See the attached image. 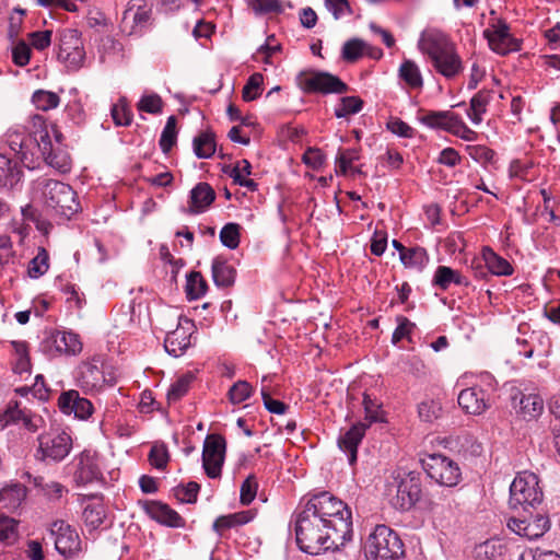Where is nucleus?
Here are the masks:
<instances>
[{
    "label": "nucleus",
    "instance_id": "8fccbe9b",
    "mask_svg": "<svg viewBox=\"0 0 560 560\" xmlns=\"http://www.w3.org/2000/svg\"><path fill=\"white\" fill-rule=\"evenodd\" d=\"M362 404L365 411V419L369 421V425L373 422L385 421L381 404H378L376 399L372 398L371 395L364 394Z\"/></svg>",
    "mask_w": 560,
    "mask_h": 560
},
{
    "label": "nucleus",
    "instance_id": "cd10ccee",
    "mask_svg": "<svg viewBox=\"0 0 560 560\" xmlns=\"http://www.w3.org/2000/svg\"><path fill=\"white\" fill-rule=\"evenodd\" d=\"M544 410V400L538 394H522L520 398L518 413L525 420H533L538 418Z\"/></svg>",
    "mask_w": 560,
    "mask_h": 560
},
{
    "label": "nucleus",
    "instance_id": "dca6fc26",
    "mask_svg": "<svg viewBox=\"0 0 560 560\" xmlns=\"http://www.w3.org/2000/svg\"><path fill=\"white\" fill-rule=\"evenodd\" d=\"M58 407L65 415H74L75 418L85 420L93 412L92 402L79 395V392L70 389L63 392L58 399Z\"/></svg>",
    "mask_w": 560,
    "mask_h": 560
},
{
    "label": "nucleus",
    "instance_id": "20e7f679",
    "mask_svg": "<svg viewBox=\"0 0 560 560\" xmlns=\"http://www.w3.org/2000/svg\"><path fill=\"white\" fill-rule=\"evenodd\" d=\"M393 482L387 485L388 493L395 494L390 498V504L398 511H410L421 499L422 489L420 472L409 470L399 465L392 471Z\"/></svg>",
    "mask_w": 560,
    "mask_h": 560
},
{
    "label": "nucleus",
    "instance_id": "a878e982",
    "mask_svg": "<svg viewBox=\"0 0 560 560\" xmlns=\"http://www.w3.org/2000/svg\"><path fill=\"white\" fill-rule=\"evenodd\" d=\"M253 518V513L250 511H242L237 513H232L228 515L219 516L212 525V529L219 535L223 536L224 532L234 528L237 526H242L250 522Z\"/></svg>",
    "mask_w": 560,
    "mask_h": 560
},
{
    "label": "nucleus",
    "instance_id": "338daca9",
    "mask_svg": "<svg viewBox=\"0 0 560 560\" xmlns=\"http://www.w3.org/2000/svg\"><path fill=\"white\" fill-rule=\"evenodd\" d=\"M51 31H36L28 34L32 47L37 50H44L51 43Z\"/></svg>",
    "mask_w": 560,
    "mask_h": 560
},
{
    "label": "nucleus",
    "instance_id": "39448f33",
    "mask_svg": "<svg viewBox=\"0 0 560 560\" xmlns=\"http://www.w3.org/2000/svg\"><path fill=\"white\" fill-rule=\"evenodd\" d=\"M366 560H399L404 544L398 534L387 525H377L369 534L364 546Z\"/></svg>",
    "mask_w": 560,
    "mask_h": 560
},
{
    "label": "nucleus",
    "instance_id": "4468645a",
    "mask_svg": "<svg viewBox=\"0 0 560 560\" xmlns=\"http://www.w3.org/2000/svg\"><path fill=\"white\" fill-rule=\"evenodd\" d=\"M23 149H21L18 153L21 162L28 161L30 156L49 154V150H51V139L49 130L46 126L42 127L39 130L33 132V135H25V139H23L22 143Z\"/></svg>",
    "mask_w": 560,
    "mask_h": 560
},
{
    "label": "nucleus",
    "instance_id": "ddd939ff",
    "mask_svg": "<svg viewBox=\"0 0 560 560\" xmlns=\"http://www.w3.org/2000/svg\"><path fill=\"white\" fill-rule=\"evenodd\" d=\"M51 355H77L82 351V342L78 334L66 330H56L44 342Z\"/></svg>",
    "mask_w": 560,
    "mask_h": 560
},
{
    "label": "nucleus",
    "instance_id": "e433bc0d",
    "mask_svg": "<svg viewBox=\"0 0 560 560\" xmlns=\"http://www.w3.org/2000/svg\"><path fill=\"white\" fill-rule=\"evenodd\" d=\"M504 552L505 546L499 539H490L476 547V557L480 560H497Z\"/></svg>",
    "mask_w": 560,
    "mask_h": 560
},
{
    "label": "nucleus",
    "instance_id": "e2e57ef3",
    "mask_svg": "<svg viewBox=\"0 0 560 560\" xmlns=\"http://www.w3.org/2000/svg\"><path fill=\"white\" fill-rule=\"evenodd\" d=\"M163 102L158 94L143 95L137 107L140 112L159 114L162 112Z\"/></svg>",
    "mask_w": 560,
    "mask_h": 560
},
{
    "label": "nucleus",
    "instance_id": "6e6552de",
    "mask_svg": "<svg viewBox=\"0 0 560 560\" xmlns=\"http://www.w3.org/2000/svg\"><path fill=\"white\" fill-rule=\"evenodd\" d=\"M420 463L428 477L441 486L454 487L460 480V468L451 457H424Z\"/></svg>",
    "mask_w": 560,
    "mask_h": 560
},
{
    "label": "nucleus",
    "instance_id": "37998d69",
    "mask_svg": "<svg viewBox=\"0 0 560 560\" xmlns=\"http://www.w3.org/2000/svg\"><path fill=\"white\" fill-rule=\"evenodd\" d=\"M194 378L195 377L191 373H186L175 381L167 390L166 396L168 402H175L185 396Z\"/></svg>",
    "mask_w": 560,
    "mask_h": 560
},
{
    "label": "nucleus",
    "instance_id": "7c9ffc66",
    "mask_svg": "<svg viewBox=\"0 0 560 560\" xmlns=\"http://www.w3.org/2000/svg\"><path fill=\"white\" fill-rule=\"evenodd\" d=\"M106 518V509L102 502L88 503L82 513V520L88 529L95 530Z\"/></svg>",
    "mask_w": 560,
    "mask_h": 560
},
{
    "label": "nucleus",
    "instance_id": "69168bd1",
    "mask_svg": "<svg viewBox=\"0 0 560 560\" xmlns=\"http://www.w3.org/2000/svg\"><path fill=\"white\" fill-rule=\"evenodd\" d=\"M252 8L257 14L280 13L282 11L279 0H253Z\"/></svg>",
    "mask_w": 560,
    "mask_h": 560
},
{
    "label": "nucleus",
    "instance_id": "6ab92c4d",
    "mask_svg": "<svg viewBox=\"0 0 560 560\" xmlns=\"http://www.w3.org/2000/svg\"><path fill=\"white\" fill-rule=\"evenodd\" d=\"M215 200V191L205 182L198 183L189 196V207L184 211L188 214H199L205 212Z\"/></svg>",
    "mask_w": 560,
    "mask_h": 560
},
{
    "label": "nucleus",
    "instance_id": "79ce46f5",
    "mask_svg": "<svg viewBox=\"0 0 560 560\" xmlns=\"http://www.w3.org/2000/svg\"><path fill=\"white\" fill-rule=\"evenodd\" d=\"M264 75L260 72L253 73L242 91V97L245 102H252L258 98L262 92Z\"/></svg>",
    "mask_w": 560,
    "mask_h": 560
},
{
    "label": "nucleus",
    "instance_id": "9d476101",
    "mask_svg": "<svg viewBox=\"0 0 560 560\" xmlns=\"http://www.w3.org/2000/svg\"><path fill=\"white\" fill-rule=\"evenodd\" d=\"M55 536L56 550L68 558H78L83 552L82 541L74 528L63 521H55L50 526Z\"/></svg>",
    "mask_w": 560,
    "mask_h": 560
},
{
    "label": "nucleus",
    "instance_id": "5fc2aeb1",
    "mask_svg": "<svg viewBox=\"0 0 560 560\" xmlns=\"http://www.w3.org/2000/svg\"><path fill=\"white\" fill-rule=\"evenodd\" d=\"M442 406L435 400H424L418 406V413L421 420L432 422L440 418Z\"/></svg>",
    "mask_w": 560,
    "mask_h": 560
},
{
    "label": "nucleus",
    "instance_id": "4be33fe9",
    "mask_svg": "<svg viewBox=\"0 0 560 560\" xmlns=\"http://www.w3.org/2000/svg\"><path fill=\"white\" fill-rule=\"evenodd\" d=\"M23 171L19 163L0 154V189L13 188L22 178Z\"/></svg>",
    "mask_w": 560,
    "mask_h": 560
},
{
    "label": "nucleus",
    "instance_id": "f8f14e48",
    "mask_svg": "<svg viewBox=\"0 0 560 560\" xmlns=\"http://www.w3.org/2000/svg\"><path fill=\"white\" fill-rule=\"evenodd\" d=\"M508 527L518 536L533 540L540 538L549 529V520L542 514L511 517Z\"/></svg>",
    "mask_w": 560,
    "mask_h": 560
},
{
    "label": "nucleus",
    "instance_id": "aec40b11",
    "mask_svg": "<svg viewBox=\"0 0 560 560\" xmlns=\"http://www.w3.org/2000/svg\"><path fill=\"white\" fill-rule=\"evenodd\" d=\"M486 392L480 387L463 389L457 398L459 407L469 415H481L487 408Z\"/></svg>",
    "mask_w": 560,
    "mask_h": 560
},
{
    "label": "nucleus",
    "instance_id": "5701e85b",
    "mask_svg": "<svg viewBox=\"0 0 560 560\" xmlns=\"http://www.w3.org/2000/svg\"><path fill=\"white\" fill-rule=\"evenodd\" d=\"M458 115L451 112V110H444V112H428L424 115H422L419 120L433 129H442L447 132H452L454 128L455 120L457 119Z\"/></svg>",
    "mask_w": 560,
    "mask_h": 560
},
{
    "label": "nucleus",
    "instance_id": "9b49d317",
    "mask_svg": "<svg viewBox=\"0 0 560 560\" xmlns=\"http://www.w3.org/2000/svg\"><path fill=\"white\" fill-rule=\"evenodd\" d=\"M151 8L140 0H131L124 12L121 27L129 35L141 34L151 25Z\"/></svg>",
    "mask_w": 560,
    "mask_h": 560
},
{
    "label": "nucleus",
    "instance_id": "58836bf2",
    "mask_svg": "<svg viewBox=\"0 0 560 560\" xmlns=\"http://www.w3.org/2000/svg\"><path fill=\"white\" fill-rule=\"evenodd\" d=\"M363 108V101L358 96H343L339 100L335 108L337 118H347L350 115L358 114Z\"/></svg>",
    "mask_w": 560,
    "mask_h": 560
},
{
    "label": "nucleus",
    "instance_id": "052dcab7",
    "mask_svg": "<svg viewBox=\"0 0 560 560\" xmlns=\"http://www.w3.org/2000/svg\"><path fill=\"white\" fill-rule=\"evenodd\" d=\"M359 160V152L355 149L339 150L336 158L337 173L346 175L351 163Z\"/></svg>",
    "mask_w": 560,
    "mask_h": 560
},
{
    "label": "nucleus",
    "instance_id": "c9c22d12",
    "mask_svg": "<svg viewBox=\"0 0 560 560\" xmlns=\"http://www.w3.org/2000/svg\"><path fill=\"white\" fill-rule=\"evenodd\" d=\"M399 78L411 89H420L423 79L415 61L406 59L399 67Z\"/></svg>",
    "mask_w": 560,
    "mask_h": 560
},
{
    "label": "nucleus",
    "instance_id": "a211bd4d",
    "mask_svg": "<svg viewBox=\"0 0 560 560\" xmlns=\"http://www.w3.org/2000/svg\"><path fill=\"white\" fill-rule=\"evenodd\" d=\"M183 322L188 327L183 326L179 322V326L170 331L164 340L165 351L175 358L183 355L191 345V332L189 330L194 327L192 322L187 318H184Z\"/></svg>",
    "mask_w": 560,
    "mask_h": 560
},
{
    "label": "nucleus",
    "instance_id": "f3484780",
    "mask_svg": "<svg viewBox=\"0 0 560 560\" xmlns=\"http://www.w3.org/2000/svg\"><path fill=\"white\" fill-rule=\"evenodd\" d=\"M483 34L488 39L490 48L500 55H506L520 49L518 42L511 36L509 26L502 21L499 22L493 31L486 30Z\"/></svg>",
    "mask_w": 560,
    "mask_h": 560
},
{
    "label": "nucleus",
    "instance_id": "0e129e2a",
    "mask_svg": "<svg viewBox=\"0 0 560 560\" xmlns=\"http://www.w3.org/2000/svg\"><path fill=\"white\" fill-rule=\"evenodd\" d=\"M257 481L254 476H248L241 486V503L248 505L253 502L257 493Z\"/></svg>",
    "mask_w": 560,
    "mask_h": 560
},
{
    "label": "nucleus",
    "instance_id": "bb28decb",
    "mask_svg": "<svg viewBox=\"0 0 560 560\" xmlns=\"http://www.w3.org/2000/svg\"><path fill=\"white\" fill-rule=\"evenodd\" d=\"M102 479V471L96 457H80L79 467L75 471V480L78 483L86 485Z\"/></svg>",
    "mask_w": 560,
    "mask_h": 560
},
{
    "label": "nucleus",
    "instance_id": "bf43d9fd",
    "mask_svg": "<svg viewBox=\"0 0 560 560\" xmlns=\"http://www.w3.org/2000/svg\"><path fill=\"white\" fill-rule=\"evenodd\" d=\"M31 55V46L24 40H18L12 46V60L19 67L26 66L30 62Z\"/></svg>",
    "mask_w": 560,
    "mask_h": 560
},
{
    "label": "nucleus",
    "instance_id": "680f3d73",
    "mask_svg": "<svg viewBox=\"0 0 560 560\" xmlns=\"http://www.w3.org/2000/svg\"><path fill=\"white\" fill-rule=\"evenodd\" d=\"M485 452L483 445L476 441L474 436L467 434L459 438L457 453H463L464 455H481Z\"/></svg>",
    "mask_w": 560,
    "mask_h": 560
},
{
    "label": "nucleus",
    "instance_id": "0eeeda50",
    "mask_svg": "<svg viewBox=\"0 0 560 560\" xmlns=\"http://www.w3.org/2000/svg\"><path fill=\"white\" fill-rule=\"evenodd\" d=\"M296 81L306 93L343 94L349 90V86L338 77L325 71H302Z\"/></svg>",
    "mask_w": 560,
    "mask_h": 560
},
{
    "label": "nucleus",
    "instance_id": "f257e3e1",
    "mask_svg": "<svg viewBox=\"0 0 560 560\" xmlns=\"http://www.w3.org/2000/svg\"><path fill=\"white\" fill-rule=\"evenodd\" d=\"M291 523L298 547L308 555L339 549L352 538L350 509L327 491L301 502Z\"/></svg>",
    "mask_w": 560,
    "mask_h": 560
},
{
    "label": "nucleus",
    "instance_id": "f704fd0d",
    "mask_svg": "<svg viewBox=\"0 0 560 560\" xmlns=\"http://www.w3.org/2000/svg\"><path fill=\"white\" fill-rule=\"evenodd\" d=\"M483 258L491 275L511 276L513 273V267L511 264L506 259L497 255L492 249L487 248L483 252Z\"/></svg>",
    "mask_w": 560,
    "mask_h": 560
},
{
    "label": "nucleus",
    "instance_id": "774afa93",
    "mask_svg": "<svg viewBox=\"0 0 560 560\" xmlns=\"http://www.w3.org/2000/svg\"><path fill=\"white\" fill-rule=\"evenodd\" d=\"M518 560H560V555L552 550L537 548L523 552Z\"/></svg>",
    "mask_w": 560,
    "mask_h": 560
},
{
    "label": "nucleus",
    "instance_id": "3c124183",
    "mask_svg": "<svg viewBox=\"0 0 560 560\" xmlns=\"http://www.w3.org/2000/svg\"><path fill=\"white\" fill-rule=\"evenodd\" d=\"M200 486L195 481L186 485H178L173 489L175 498L182 503H195L198 498Z\"/></svg>",
    "mask_w": 560,
    "mask_h": 560
},
{
    "label": "nucleus",
    "instance_id": "1a4fd4ad",
    "mask_svg": "<svg viewBox=\"0 0 560 560\" xmlns=\"http://www.w3.org/2000/svg\"><path fill=\"white\" fill-rule=\"evenodd\" d=\"M85 58L80 33L73 28L62 30L59 34L58 59L70 69H78Z\"/></svg>",
    "mask_w": 560,
    "mask_h": 560
},
{
    "label": "nucleus",
    "instance_id": "c85d7f7f",
    "mask_svg": "<svg viewBox=\"0 0 560 560\" xmlns=\"http://www.w3.org/2000/svg\"><path fill=\"white\" fill-rule=\"evenodd\" d=\"M26 488L20 483L4 487L0 491V505L3 509L15 510L24 501Z\"/></svg>",
    "mask_w": 560,
    "mask_h": 560
},
{
    "label": "nucleus",
    "instance_id": "2f4dec72",
    "mask_svg": "<svg viewBox=\"0 0 560 560\" xmlns=\"http://www.w3.org/2000/svg\"><path fill=\"white\" fill-rule=\"evenodd\" d=\"M194 153L198 159H209L215 153V136L211 131H203L192 140Z\"/></svg>",
    "mask_w": 560,
    "mask_h": 560
},
{
    "label": "nucleus",
    "instance_id": "864d4df0",
    "mask_svg": "<svg viewBox=\"0 0 560 560\" xmlns=\"http://www.w3.org/2000/svg\"><path fill=\"white\" fill-rule=\"evenodd\" d=\"M110 113L116 126H129L131 124L132 113L125 98L119 100V102L112 107Z\"/></svg>",
    "mask_w": 560,
    "mask_h": 560
},
{
    "label": "nucleus",
    "instance_id": "4d7b16f0",
    "mask_svg": "<svg viewBox=\"0 0 560 560\" xmlns=\"http://www.w3.org/2000/svg\"><path fill=\"white\" fill-rule=\"evenodd\" d=\"M467 152L474 161L482 165L492 164L495 155L494 151L486 145H468Z\"/></svg>",
    "mask_w": 560,
    "mask_h": 560
},
{
    "label": "nucleus",
    "instance_id": "b1692460",
    "mask_svg": "<svg viewBox=\"0 0 560 560\" xmlns=\"http://www.w3.org/2000/svg\"><path fill=\"white\" fill-rule=\"evenodd\" d=\"M465 285L469 284L466 277L447 266H439L432 279V285L441 290H447L451 284Z\"/></svg>",
    "mask_w": 560,
    "mask_h": 560
},
{
    "label": "nucleus",
    "instance_id": "473e14b6",
    "mask_svg": "<svg viewBox=\"0 0 560 560\" xmlns=\"http://www.w3.org/2000/svg\"><path fill=\"white\" fill-rule=\"evenodd\" d=\"M368 427L366 423L354 424L339 439V446L349 455H357L358 444L361 442Z\"/></svg>",
    "mask_w": 560,
    "mask_h": 560
},
{
    "label": "nucleus",
    "instance_id": "603ef678",
    "mask_svg": "<svg viewBox=\"0 0 560 560\" xmlns=\"http://www.w3.org/2000/svg\"><path fill=\"white\" fill-rule=\"evenodd\" d=\"M226 443L219 434H209L205 442L201 455H225Z\"/></svg>",
    "mask_w": 560,
    "mask_h": 560
},
{
    "label": "nucleus",
    "instance_id": "a19ab883",
    "mask_svg": "<svg viewBox=\"0 0 560 560\" xmlns=\"http://www.w3.org/2000/svg\"><path fill=\"white\" fill-rule=\"evenodd\" d=\"M49 268V255L44 247L38 248L37 255L30 261L27 273L31 278L37 279L45 275Z\"/></svg>",
    "mask_w": 560,
    "mask_h": 560
},
{
    "label": "nucleus",
    "instance_id": "13d9d810",
    "mask_svg": "<svg viewBox=\"0 0 560 560\" xmlns=\"http://www.w3.org/2000/svg\"><path fill=\"white\" fill-rule=\"evenodd\" d=\"M43 159L46 161L47 164L59 170L62 173L68 172L70 170V162L68 156L65 153L57 151L54 148L52 143L51 150H49V154H44Z\"/></svg>",
    "mask_w": 560,
    "mask_h": 560
},
{
    "label": "nucleus",
    "instance_id": "c756f323",
    "mask_svg": "<svg viewBox=\"0 0 560 560\" xmlns=\"http://www.w3.org/2000/svg\"><path fill=\"white\" fill-rule=\"evenodd\" d=\"M429 260L425 248L420 246L408 247V250L400 257V261L406 268L420 272L427 267Z\"/></svg>",
    "mask_w": 560,
    "mask_h": 560
},
{
    "label": "nucleus",
    "instance_id": "7ed1b4c3",
    "mask_svg": "<svg viewBox=\"0 0 560 560\" xmlns=\"http://www.w3.org/2000/svg\"><path fill=\"white\" fill-rule=\"evenodd\" d=\"M33 187L50 215L69 220L80 209L77 192L70 185L63 182L51 178H38L34 182Z\"/></svg>",
    "mask_w": 560,
    "mask_h": 560
},
{
    "label": "nucleus",
    "instance_id": "72a5a7b5",
    "mask_svg": "<svg viewBox=\"0 0 560 560\" xmlns=\"http://www.w3.org/2000/svg\"><path fill=\"white\" fill-rule=\"evenodd\" d=\"M489 101L490 94L487 91H479L471 97L467 116L472 124L479 125L482 121V115L487 112Z\"/></svg>",
    "mask_w": 560,
    "mask_h": 560
},
{
    "label": "nucleus",
    "instance_id": "49530a36",
    "mask_svg": "<svg viewBox=\"0 0 560 560\" xmlns=\"http://www.w3.org/2000/svg\"><path fill=\"white\" fill-rule=\"evenodd\" d=\"M81 380L85 386L96 388L104 383V375L96 364L84 363L81 369Z\"/></svg>",
    "mask_w": 560,
    "mask_h": 560
},
{
    "label": "nucleus",
    "instance_id": "4c0bfd02",
    "mask_svg": "<svg viewBox=\"0 0 560 560\" xmlns=\"http://www.w3.org/2000/svg\"><path fill=\"white\" fill-rule=\"evenodd\" d=\"M18 521L12 517L0 515V544L11 546L19 538Z\"/></svg>",
    "mask_w": 560,
    "mask_h": 560
},
{
    "label": "nucleus",
    "instance_id": "6e6d98bb",
    "mask_svg": "<svg viewBox=\"0 0 560 560\" xmlns=\"http://www.w3.org/2000/svg\"><path fill=\"white\" fill-rule=\"evenodd\" d=\"M253 393L252 385L246 381H237L229 390V398L232 404H241L248 399Z\"/></svg>",
    "mask_w": 560,
    "mask_h": 560
},
{
    "label": "nucleus",
    "instance_id": "2eb2a0df",
    "mask_svg": "<svg viewBox=\"0 0 560 560\" xmlns=\"http://www.w3.org/2000/svg\"><path fill=\"white\" fill-rule=\"evenodd\" d=\"M141 506L150 518L161 525L174 528L185 526V520L166 503L156 500H145L141 503Z\"/></svg>",
    "mask_w": 560,
    "mask_h": 560
},
{
    "label": "nucleus",
    "instance_id": "423d86ee",
    "mask_svg": "<svg viewBox=\"0 0 560 560\" xmlns=\"http://www.w3.org/2000/svg\"><path fill=\"white\" fill-rule=\"evenodd\" d=\"M542 501V491L538 485V477L534 472H518L510 486L509 505L514 511L529 512V509L539 505Z\"/></svg>",
    "mask_w": 560,
    "mask_h": 560
},
{
    "label": "nucleus",
    "instance_id": "de8ad7c7",
    "mask_svg": "<svg viewBox=\"0 0 560 560\" xmlns=\"http://www.w3.org/2000/svg\"><path fill=\"white\" fill-rule=\"evenodd\" d=\"M366 43L360 38L347 40L341 50V57L348 62H354L364 55Z\"/></svg>",
    "mask_w": 560,
    "mask_h": 560
},
{
    "label": "nucleus",
    "instance_id": "412c9836",
    "mask_svg": "<svg viewBox=\"0 0 560 560\" xmlns=\"http://www.w3.org/2000/svg\"><path fill=\"white\" fill-rule=\"evenodd\" d=\"M71 447V436L66 432L39 438V448L43 451V455H69Z\"/></svg>",
    "mask_w": 560,
    "mask_h": 560
},
{
    "label": "nucleus",
    "instance_id": "09e8293b",
    "mask_svg": "<svg viewBox=\"0 0 560 560\" xmlns=\"http://www.w3.org/2000/svg\"><path fill=\"white\" fill-rule=\"evenodd\" d=\"M32 102L37 109L47 112L49 109L56 108L60 103V98L54 92L38 90L33 94Z\"/></svg>",
    "mask_w": 560,
    "mask_h": 560
},
{
    "label": "nucleus",
    "instance_id": "ea45409f",
    "mask_svg": "<svg viewBox=\"0 0 560 560\" xmlns=\"http://www.w3.org/2000/svg\"><path fill=\"white\" fill-rule=\"evenodd\" d=\"M208 285L200 272L192 271L187 276L186 294L189 300H198L207 292Z\"/></svg>",
    "mask_w": 560,
    "mask_h": 560
},
{
    "label": "nucleus",
    "instance_id": "a18cd8bd",
    "mask_svg": "<svg viewBox=\"0 0 560 560\" xmlns=\"http://www.w3.org/2000/svg\"><path fill=\"white\" fill-rule=\"evenodd\" d=\"M220 241L223 246L235 249L240 245L241 225L237 223H226L220 231Z\"/></svg>",
    "mask_w": 560,
    "mask_h": 560
},
{
    "label": "nucleus",
    "instance_id": "f03ea898",
    "mask_svg": "<svg viewBox=\"0 0 560 560\" xmlns=\"http://www.w3.org/2000/svg\"><path fill=\"white\" fill-rule=\"evenodd\" d=\"M418 46L429 56L434 69L446 79H453L463 71V62L454 43L441 31L435 28L423 31Z\"/></svg>",
    "mask_w": 560,
    "mask_h": 560
},
{
    "label": "nucleus",
    "instance_id": "393cba45",
    "mask_svg": "<svg viewBox=\"0 0 560 560\" xmlns=\"http://www.w3.org/2000/svg\"><path fill=\"white\" fill-rule=\"evenodd\" d=\"M211 271L217 287L229 288L234 284L236 270L222 257H215L212 260Z\"/></svg>",
    "mask_w": 560,
    "mask_h": 560
},
{
    "label": "nucleus",
    "instance_id": "c03bdc74",
    "mask_svg": "<svg viewBox=\"0 0 560 560\" xmlns=\"http://www.w3.org/2000/svg\"><path fill=\"white\" fill-rule=\"evenodd\" d=\"M177 131H176V117L170 116L161 133L159 141L160 148L163 153L167 154L173 145L176 143Z\"/></svg>",
    "mask_w": 560,
    "mask_h": 560
}]
</instances>
